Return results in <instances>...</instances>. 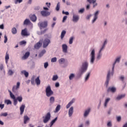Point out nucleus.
Here are the masks:
<instances>
[{
	"mask_svg": "<svg viewBox=\"0 0 127 127\" xmlns=\"http://www.w3.org/2000/svg\"><path fill=\"white\" fill-rule=\"evenodd\" d=\"M43 118L44 119L43 123H44V124L48 123V122H49V120L51 118V114H50V112H48L46 114V116L45 117H43Z\"/></svg>",
	"mask_w": 127,
	"mask_h": 127,
	"instance_id": "20e7f679",
	"label": "nucleus"
},
{
	"mask_svg": "<svg viewBox=\"0 0 127 127\" xmlns=\"http://www.w3.org/2000/svg\"><path fill=\"white\" fill-rule=\"evenodd\" d=\"M60 109H61V106H60V105H58L56 108L55 113H58V112L60 111Z\"/></svg>",
	"mask_w": 127,
	"mask_h": 127,
	"instance_id": "f704fd0d",
	"label": "nucleus"
},
{
	"mask_svg": "<svg viewBox=\"0 0 127 127\" xmlns=\"http://www.w3.org/2000/svg\"><path fill=\"white\" fill-rule=\"evenodd\" d=\"M57 117L55 119H54L53 121H51V126L50 127H52V126H53V125H54V124H55V123L56 122V121H57Z\"/></svg>",
	"mask_w": 127,
	"mask_h": 127,
	"instance_id": "c9c22d12",
	"label": "nucleus"
},
{
	"mask_svg": "<svg viewBox=\"0 0 127 127\" xmlns=\"http://www.w3.org/2000/svg\"><path fill=\"white\" fill-rule=\"evenodd\" d=\"M56 61H57V58H56V57L53 58L51 59V62L54 63V62H56Z\"/></svg>",
	"mask_w": 127,
	"mask_h": 127,
	"instance_id": "8fccbe9b",
	"label": "nucleus"
},
{
	"mask_svg": "<svg viewBox=\"0 0 127 127\" xmlns=\"http://www.w3.org/2000/svg\"><path fill=\"white\" fill-rule=\"evenodd\" d=\"M110 75H111V72L110 71H109L108 73L107 74V80L105 82V84H106L107 87H108V85H109V81H110Z\"/></svg>",
	"mask_w": 127,
	"mask_h": 127,
	"instance_id": "2eb2a0df",
	"label": "nucleus"
},
{
	"mask_svg": "<svg viewBox=\"0 0 127 127\" xmlns=\"http://www.w3.org/2000/svg\"><path fill=\"white\" fill-rule=\"evenodd\" d=\"M30 55V53L29 52H26L25 55L22 57V60H25L27 59L29 57Z\"/></svg>",
	"mask_w": 127,
	"mask_h": 127,
	"instance_id": "1a4fd4ad",
	"label": "nucleus"
},
{
	"mask_svg": "<svg viewBox=\"0 0 127 127\" xmlns=\"http://www.w3.org/2000/svg\"><path fill=\"white\" fill-rule=\"evenodd\" d=\"M102 49H100V50L99 51V54L97 57V60H100V59H101V57H102V54L101 53V52H102Z\"/></svg>",
	"mask_w": 127,
	"mask_h": 127,
	"instance_id": "a878e982",
	"label": "nucleus"
},
{
	"mask_svg": "<svg viewBox=\"0 0 127 127\" xmlns=\"http://www.w3.org/2000/svg\"><path fill=\"white\" fill-rule=\"evenodd\" d=\"M8 74L10 75H11L13 74V71H12V70L10 69L8 70Z\"/></svg>",
	"mask_w": 127,
	"mask_h": 127,
	"instance_id": "3c124183",
	"label": "nucleus"
},
{
	"mask_svg": "<svg viewBox=\"0 0 127 127\" xmlns=\"http://www.w3.org/2000/svg\"><path fill=\"white\" fill-rule=\"evenodd\" d=\"M4 43H6L7 42V37L6 35H5L4 37Z\"/></svg>",
	"mask_w": 127,
	"mask_h": 127,
	"instance_id": "5fc2aeb1",
	"label": "nucleus"
},
{
	"mask_svg": "<svg viewBox=\"0 0 127 127\" xmlns=\"http://www.w3.org/2000/svg\"><path fill=\"white\" fill-rule=\"evenodd\" d=\"M95 49H93L90 53V63L91 64H94L95 58Z\"/></svg>",
	"mask_w": 127,
	"mask_h": 127,
	"instance_id": "7ed1b4c3",
	"label": "nucleus"
},
{
	"mask_svg": "<svg viewBox=\"0 0 127 127\" xmlns=\"http://www.w3.org/2000/svg\"><path fill=\"white\" fill-rule=\"evenodd\" d=\"M73 40H74V37H71L69 38V44H72L73 43Z\"/></svg>",
	"mask_w": 127,
	"mask_h": 127,
	"instance_id": "79ce46f5",
	"label": "nucleus"
},
{
	"mask_svg": "<svg viewBox=\"0 0 127 127\" xmlns=\"http://www.w3.org/2000/svg\"><path fill=\"white\" fill-rule=\"evenodd\" d=\"M79 20V16L77 15L73 14V21L74 22H77Z\"/></svg>",
	"mask_w": 127,
	"mask_h": 127,
	"instance_id": "412c9836",
	"label": "nucleus"
},
{
	"mask_svg": "<svg viewBox=\"0 0 127 127\" xmlns=\"http://www.w3.org/2000/svg\"><path fill=\"white\" fill-rule=\"evenodd\" d=\"M87 1L89 2V3H93V7H95V6H96L97 3L95 4V2H96V0H87Z\"/></svg>",
	"mask_w": 127,
	"mask_h": 127,
	"instance_id": "b1692460",
	"label": "nucleus"
},
{
	"mask_svg": "<svg viewBox=\"0 0 127 127\" xmlns=\"http://www.w3.org/2000/svg\"><path fill=\"white\" fill-rule=\"evenodd\" d=\"M106 44H107V40H105V41H104V44H103L102 47L101 48V49H102V50H103V49H104L105 48V45H106Z\"/></svg>",
	"mask_w": 127,
	"mask_h": 127,
	"instance_id": "864d4df0",
	"label": "nucleus"
},
{
	"mask_svg": "<svg viewBox=\"0 0 127 127\" xmlns=\"http://www.w3.org/2000/svg\"><path fill=\"white\" fill-rule=\"evenodd\" d=\"M42 45V43H41V42L39 41V42H38L37 44L35 45L34 48H35V49H39V48L41 47Z\"/></svg>",
	"mask_w": 127,
	"mask_h": 127,
	"instance_id": "4468645a",
	"label": "nucleus"
},
{
	"mask_svg": "<svg viewBox=\"0 0 127 127\" xmlns=\"http://www.w3.org/2000/svg\"><path fill=\"white\" fill-rule=\"evenodd\" d=\"M16 100H17V101H18V102H22V97L21 96H18L17 97Z\"/></svg>",
	"mask_w": 127,
	"mask_h": 127,
	"instance_id": "49530a36",
	"label": "nucleus"
},
{
	"mask_svg": "<svg viewBox=\"0 0 127 127\" xmlns=\"http://www.w3.org/2000/svg\"><path fill=\"white\" fill-rule=\"evenodd\" d=\"M35 82L36 83L37 85H39L41 83V81L40 79H39V76L37 77V78H36L35 79Z\"/></svg>",
	"mask_w": 127,
	"mask_h": 127,
	"instance_id": "bb28decb",
	"label": "nucleus"
},
{
	"mask_svg": "<svg viewBox=\"0 0 127 127\" xmlns=\"http://www.w3.org/2000/svg\"><path fill=\"white\" fill-rule=\"evenodd\" d=\"M47 31V29H45L44 31H41V34H44Z\"/></svg>",
	"mask_w": 127,
	"mask_h": 127,
	"instance_id": "13d9d810",
	"label": "nucleus"
},
{
	"mask_svg": "<svg viewBox=\"0 0 127 127\" xmlns=\"http://www.w3.org/2000/svg\"><path fill=\"white\" fill-rule=\"evenodd\" d=\"M88 66H89V64H88V62H85L82 63L80 69V75H82L83 74V73H85V72L87 71V69H88Z\"/></svg>",
	"mask_w": 127,
	"mask_h": 127,
	"instance_id": "f257e3e1",
	"label": "nucleus"
},
{
	"mask_svg": "<svg viewBox=\"0 0 127 127\" xmlns=\"http://www.w3.org/2000/svg\"><path fill=\"white\" fill-rule=\"evenodd\" d=\"M125 97H126V95L123 94V95H119L117 97V100H120L121 99H123V98H125Z\"/></svg>",
	"mask_w": 127,
	"mask_h": 127,
	"instance_id": "72a5a7b5",
	"label": "nucleus"
},
{
	"mask_svg": "<svg viewBox=\"0 0 127 127\" xmlns=\"http://www.w3.org/2000/svg\"><path fill=\"white\" fill-rule=\"evenodd\" d=\"M9 92L10 93V97L11 98V99L14 100L15 99V96H14V95H13L12 93H11V91H9Z\"/></svg>",
	"mask_w": 127,
	"mask_h": 127,
	"instance_id": "a19ab883",
	"label": "nucleus"
},
{
	"mask_svg": "<svg viewBox=\"0 0 127 127\" xmlns=\"http://www.w3.org/2000/svg\"><path fill=\"white\" fill-rule=\"evenodd\" d=\"M90 75H91V72H88L87 73L85 78V81H88V80H89V78H90Z\"/></svg>",
	"mask_w": 127,
	"mask_h": 127,
	"instance_id": "4c0bfd02",
	"label": "nucleus"
},
{
	"mask_svg": "<svg viewBox=\"0 0 127 127\" xmlns=\"http://www.w3.org/2000/svg\"><path fill=\"white\" fill-rule=\"evenodd\" d=\"M116 91H117V89L114 87H109L107 90V92H112V93H115Z\"/></svg>",
	"mask_w": 127,
	"mask_h": 127,
	"instance_id": "dca6fc26",
	"label": "nucleus"
},
{
	"mask_svg": "<svg viewBox=\"0 0 127 127\" xmlns=\"http://www.w3.org/2000/svg\"><path fill=\"white\" fill-rule=\"evenodd\" d=\"M46 93L47 97H51L53 95V91L51 90V87L50 86H48L46 89Z\"/></svg>",
	"mask_w": 127,
	"mask_h": 127,
	"instance_id": "f03ea898",
	"label": "nucleus"
},
{
	"mask_svg": "<svg viewBox=\"0 0 127 127\" xmlns=\"http://www.w3.org/2000/svg\"><path fill=\"white\" fill-rule=\"evenodd\" d=\"M44 68H45V69H46V68H47L48 67V63H45L44 64Z\"/></svg>",
	"mask_w": 127,
	"mask_h": 127,
	"instance_id": "bf43d9fd",
	"label": "nucleus"
},
{
	"mask_svg": "<svg viewBox=\"0 0 127 127\" xmlns=\"http://www.w3.org/2000/svg\"><path fill=\"white\" fill-rule=\"evenodd\" d=\"M29 118L27 116H24V124H26L27 123V122L29 121Z\"/></svg>",
	"mask_w": 127,
	"mask_h": 127,
	"instance_id": "5701e85b",
	"label": "nucleus"
},
{
	"mask_svg": "<svg viewBox=\"0 0 127 127\" xmlns=\"http://www.w3.org/2000/svg\"><path fill=\"white\" fill-rule=\"evenodd\" d=\"M59 9H60V2H58L57 3L56 8V10L58 11L59 10Z\"/></svg>",
	"mask_w": 127,
	"mask_h": 127,
	"instance_id": "ea45409f",
	"label": "nucleus"
},
{
	"mask_svg": "<svg viewBox=\"0 0 127 127\" xmlns=\"http://www.w3.org/2000/svg\"><path fill=\"white\" fill-rule=\"evenodd\" d=\"M68 17V16H64L63 17V22H64V21H65V20H66L67 19V18Z\"/></svg>",
	"mask_w": 127,
	"mask_h": 127,
	"instance_id": "e2e57ef3",
	"label": "nucleus"
},
{
	"mask_svg": "<svg viewBox=\"0 0 127 127\" xmlns=\"http://www.w3.org/2000/svg\"><path fill=\"white\" fill-rule=\"evenodd\" d=\"M120 61H121V57H119V58H117L115 62V63H114L113 64V68H112V70L113 71H114V69L115 68V65H116V64L117 63H120Z\"/></svg>",
	"mask_w": 127,
	"mask_h": 127,
	"instance_id": "6ab92c4d",
	"label": "nucleus"
},
{
	"mask_svg": "<svg viewBox=\"0 0 127 127\" xmlns=\"http://www.w3.org/2000/svg\"><path fill=\"white\" fill-rule=\"evenodd\" d=\"M54 102H55V98L53 96L51 97L50 98V103H51V104H53V103H54Z\"/></svg>",
	"mask_w": 127,
	"mask_h": 127,
	"instance_id": "e433bc0d",
	"label": "nucleus"
},
{
	"mask_svg": "<svg viewBox=\"0 0 127 127\" xmlns=\"http://www.w3.org/2000/svg\"><path fill=\"white\" fill-rule=\"evenodd\" d=\"M25 108V105H22L21 106V107H20V115H22L24 112V109Z\"/></svg>",
	"mask_w": 127,
	"mask_h": 127,
	"instance_id": "a211bd4d",
	"label": "nucleus"
},
{
	"mask_svg": "<svg viewBox=\"0 0 127 127\" xmlns=\"http://www.w3.org/2000/svg\"><path fill=\"white\" fill-rule=\"evenodd\" d=\"M48 25V22L47 21H45L44 22H40L38 23V26H39L40 29H42V28H45L47 27V26Z\"/></svg>",
	"mask_w": 127,
	"mask_h": 127,
	"instance_id": "39448f33",
	"label": "nucleus"
},
{
	"mask_svg": "<svg viewBox=\"0 0 127 127\" xmlns=\"http://www.w3.org/2000/svg\"><path fill=\"white\" fill-rule=\"evenodd\" d=\"M117 122H121V120H122V118L121 116H118L117 117Z\"/></svg>",
	"mask_w": 127,
	"mask_h": 127,
	"instance_id": "4d7b16f0",
	"label": "nucleus"
},
{
	"mask_svg": "<svg viewBox=\"0 0 127 127\" xmlns=\"http://www.w3.org/2000/svg\"><path fill=\"white\" fill-rule=\"evenodd\" d=\"M21 73L24 74V75H25V76L26 78H27V77H28L29 73L27 71H26L25 70H22L21 71Z\"/></svg>",
	"mask_w": 127,
	"mask_h": 127,
	"instance_id": "2f4dec72",
	"label": "nucleus"
},
{
	"mask_svg": "<svg viewBox=\"0 0 127 127\" xmlns=\"http://www.w3.org/2000/svg\"><path fill=\"white\" fill-rule=\"evenodd\" d=\"M3 108H4V104H0V109H1V110H2Z\"/></svg>",
	"mask_w": 127,
	"mask_h": 127,
	"instance_id": "0e129e2a",
	"label": "nucleus"
},
{
	"mask_svg": "<svg viewBox=\"0 0 127 127\" xmlns=\"http://www.w3.org/2000/svg\"><path fill=\"white\" fill-rule=\"evenodd\" d=\"M85 11V9L84 8H81L80 9V13H83Z\"/></svg>",
	"mask_w": 127,
	"mask_h": 127,
	"instance_id": "69168bd1",
	"label": "nucleus"
},
{
	"mask_svg": "<svg viewBox=\"0 0 127 127\" xmlns=\"http://www.w3.org/2000/svg\"><path fill=\"white\" fill-rule=\"evenodd\" d=\"M59 62L60 64H62V63H64V62H65V59L62 58L59 61Z\"/></svg>",
	"mask_w": 127,
	"mask_h": 127,
	"instance_id": "c03bdc74",
	"label": "nucleus"
},
{
	"mask_svg": "<svg viewBox=\"0 0 127 127\" xmlns=\"http://www.w3.org/2000/svg\"><path fill=\"white\" fill-rule=\"evenodd\" d=\"M75 77V75L73 73H71L70 75L69 76V80H72V79Z\"/></svg>",
	"mask_w": 127,
	"mask_h": 127,
	"instance_id": "a18cd8bd",
	"label": "nucleus"
},
{
	"mask_svg": "<svg viewBox=\"0 0 127 127\" xmlns=\"http://www.w3.org/2000/svg\"><path fill=\"white\" fill-rule=\"evenodd\" d=\"M9 60V55L8 54L7 52L6 53V55L5 57V61L6 62V64H7V62H8V60Z\"/></svg>",
	"mask_w": 127,
	"mask_h": 127,
	"instance_id": "393cba45",
	"label": "nucleus"
},
{
	"mask_svg": "<svg viewBox=\"0 0 127 127\" xmlns=\"http://www.w3.org/2000/svg\"><path fill=\"white\" fill-rule=\"evenodd\" d=\"M91 111V109L88 108L87 110H85L84 114V118H87L88 117V115L90 114V112Z\"/></svg>",
	"mask_w": 127,
	"mask_h": 127,
	"instance_id": "aec40b11",
	"label": "nucleus"
},
{
	"mask_svg": "<svg viewBox=\"0 0 127 127\" xmlns=\"http://www.w3.org/2000/svg\"><path fill=\"white\" fill-rule=\"evenodd\" d=\"M26 44V42L25 41H22L20 42V45H25Z\"/></svg>",
	"mask_w": 127,
	"mask_h": 127,
	"instance_id": "09e8293b",
	"label": "nucleus"
},
{
	"mask_svg": "<svg viewBox=\"0 0 127 127\" xmlns=\"http://www.w3.org/2000/svg\"><path fill=\"white\" fill-rule=\"evenodd\" d=\"M20 86V82H17L16 86H13L12 89V92H15V90H18Z\"/></svg>",
	"mask_w": 127,
	"mask_h": 127,
	"instance_id": "ddd939ff",
	"label": "nucleus"
},
{
	"mask_svg": "<svg viewBox=\"0 0 127 127\" xmlns=\"http://www.w3.org/2000/svg\"><path fill=\"white\" fill-rule=\"evenodd\" d=\"M4 103L6 104V105H11V101L9 100H5Z\"/></svg>",
	"mask_w": 127,
	"mask_h": 127,
	"instance_id": "58836bf2",
	"label": "nucleus"
},
{
	"mask_svg": "<svg viewBox=\"0 0 127 127\" xmlns=\"http://www.w3.org/2000/svg\"><path fill=\"white\" fill-rule=\"evenodd\" d=\"M29 23H30V20L28 19H26L23 22L24 25H27L29 24Z\"/></svg>",
	"mask_w": 127,
	"mask_h": 127,
	"instance_id": "c85d7f7f",
	"label": "nucleus"
},
{
	"mask_svg": "<svg viewBox=\"0 0 127 127\" xmlns=\"http://www.w3.org/2000/svg\"><path fill=\"white\" fill-rule=\"evenodd\" d=\"M11 32L12 34H16V33H17V30H16V28H12L11 29Z\"/></svg>",
	"mask_w": 127,
	"mask_h": 127,
	"instance_id": "c756f323",
	"label": "nucleus"
},
{
	"mask_svg": "<svg viewBox=\"0 0 127 127\" xmlns=\"http://www.w3.org/2000/svg\"><path fill=\"white\" fill-rule=\"evenodd\" d=\"M110 98H107L105 100V102L104 103V106L105 107V108L107 107V106H108V103H109V102H110Z\"/></svg>",
	"mask_w": 127,
	"mask_h": 127,
	"instance_id": "473e14b6",
	"label": "nucleus"
},
{
	"mask_svg": "<svg viewBox=\"0 0 127 127\" xmlns=\"http://www.w3.org/2000/svg\"><path fill=\"white\" fill-rule=\"evenodd\" d=\"M16 105H17V100L15 98L14 99V105L16 106Z\"/></svg>",
	"mask_w": 127,
	"mask_h": 127,
	"instance_id": "680f3d73",
	"label": "nucleus"
},
{
	"mask_svg": "<svg viewBox=\"0 0 127 127\" xmlns=\"http://www.w3.org/2000/svg\"><path fill=\"white\" fill-rule=\"evenodd\" d=\"M73 103H75V99H72L66 105V109H69L71 106L73 104Z\"/></svg>",
	"mask_w": 127,
	"mask_h": 127,
	"instance_id": "9b49d317",
	"label": "nucleus"
},
{
	"mask_svg": "<svg viewBox=\"0 0 127 127\" xmlns=\"http://www.w3.org/2000/svg\"><path fill=\"white\" fill-rule=\"evenodd\" d=\"M21 34L24 36H29V35H30V34H29V33L27 32V28H25L24 29L22 30Z\"/></svg>",
	"mask_w": 127,
	"mask_h": 127,
	"instance_id": "0eeeda50",
	"label": "nucleus"
},
{
	"mask_svg": "<svg viewBox=\"0 0 127 127\" xmlns=\"http://www.w3.org/2000/svg\"><path fill=\"white\" fill-rule=\"evenodd\" d=\"M98 15H99V11H96L94 14V17L92 20V23H94V22L97 20V18H98Z\"/></svg>",
	"mask_w": 127,
	"mask_h": 127,
	"instance_id": "f3484780",
	"label": "nucleus"
},
{
	"mask_svg": "<svg viewBox=\"0 0 127 127\" xmlns=\"http://www.w3.org/2000/svg\"><path fill=\"white\" fill-rule=\"evenodd\" d=\"M66 34V31L63 30L61 35V39H63L64 38V36H65V35Z\"/></svg>",
	"mask_w": 127,
	"mask_h": 127,
	"instance_id": "cd10ccee",
	"label": "nucleus"
},
{
	"mask_svg": "<svg viewBox=\"0 0 127 127\" xmlns=\"http://www.w3.org/2000/svg\"><path fill=\"white\" fill-rule=\"evenodd\" d=\"M63 14H65L66 15H69V12L68 11L64 12V11H63Z\"/></svg>",
	"mask_w": 127,
	"mask_h": 127,
	"instance_id": "052dcab7",
	"label": "nucleus"
},
{
	"mask_svg": "<svg viewBox=\"0 0 127 127\" xmlns=\"http://www.w3.org/2000/svg\"><path fill=\"white\" fill-rule=\"evenodd\" d=\"M30 18L32 21H33V22H35V21H36V19H37L36 16H35V14L30 16Z\"/></svg>",
	"mask_w": 127,
	"mask_h": 127,
	"instance_id": "4be33fe9",
	"label": "nucleus"
},
{
	"mask_svg": "<svg viewBox=\"0 0 127 127\" xmlns=\"http://www.w3.org/2000/svg\"><path fill=\"white\" fill-rule=\"evenodd\" d=\"M0 69L1 70H3V64H0Z\"/></svg>",
	"mask_w": 127,
	"mask_h": 127,
	"instance_id": "774afa93",
	"label": "nucleus"
},
{
	"mask_svg": "<svg viewBox=\"0 0 127 127\" xmlns=\"http://www.w3.org/2000/svg\"><path fill=\"white\" fill-rule=\"evenodd\" d=\"M58 79V75H55L53 76L52 80L53 81H56Z\"/></svg>",
	"mask_w": 127,
	"mask_h": 127,
	"instance_id": "37998d69",
	"label": "nucleus"
},
{
	"mask_svg": "<svg viewBox=\"0 0 127 127\" xmlns=\"http://www.w3.org/2000/svg\"><path fill=\"white\" fill-rule=\"evenodd\" d=\"M35 80V76L33 75L31 79V83L32 85H34V84H35V82L34 81Z\"/></svg>",
	"mask_w": 127,
	"mask_h": 127,
	"instance_id": "7c9ffc66",
	"label": "nucleus"
},
{
	"mask_svg": "<svg viewBox=\"0 0 127 127\" xmlns=\"http://www.w3.org/2000/svg\"><path fill=\"white\" fill-rule=\"evenodd\" d=\"M60 86V84H59V82H56L55 84V86L57 88Z\"/></svg>",
	"mask_w": 127,
	"mask_h": 127,
	"instance_id": "338daca9",
	"label": "nucleus"
},
{
	"mask_svg": "<svg viewBox=\"0 0 127 127\" xmlns=\"http://www.w3.org/2000/svg\"><path fill=\"white\" fill-rule=\"evenodd\" d=\"M73 113H74V107H71L68 110L69 117H72V115H73Z\"/></svg>",
	"mask_w": 127,
	"mask_h": 127,
	"instance_id": "f8f14e48",
	"label": "nucleus"
},
{
	"mask_svg": "<svg viewBox=\"0 0 127 127\" xmlns=\"http://www.w3.org/2000/svg\"><path fill=\"white\" fill-rule=\"evenodd\" d=\"M50 43V40L48 39H46L43 42V47L46 48L48 46V45Z\"/></svg>",
	"mask_w": 127,
	"mask_h": 127,
	"instance_id": "423d86ee",
	"label": "nucleus"
},
{
	"mask_svg": "<svg viewBox=\"0 0 127 127\" xmlns=\"http://www.w3.org/2000/svg\"><path fill=\"white\" fill-rule=\"evenodd\" d=\"M62 48L63 52H64V53H67V51L68 50V46H67V45L63 44L62 45Z\"/></svg>",
	"mask_w": 127,
	"mask_h": 127,
	"instance_id": "9d476101",
	"label": "nucleus"
},
{
	"mask_svg": "<svg viewBox=\"0 0 127 127\" xmlns=\"http://www.w3.org/2000/svg\"><path fill=\"white\" fill-rule=\"evenodd\" d=\"M21 2H22V0H15V4H17V3H20Z\"/></svg>",
	"mask_w": 127,
	"mask_h": 127,
	"instance_id": "de8ad7c7",
	"label": "nucleus"
},
{
	"mask_svg": "<svg viewBox=\"0 0 127 127\" xmlns=\"http://www.w3.org/2000/svg\"><path fill=\"white\" fill-rule=\"evenodd\" d=\"M112 122H109L107 123V127H112Z\"/></svg>",
	"mask_w": 127,
	"mask_h": 127,
	"instance_id": "6e6d98bb",
	"label": "nucleus"
},
{
	"mask_svg": "<svg viewBox=\"0 0 127 127\" xmlns=\"http://www.w3.org/2000/svg\"><path fill=\"white\" fill-rule=\"evenodd\" d=\"M41 14L42 16H49L50 15V12L48 11L43 10L41 11Z\"/></svg>",
	"mask_w": 127,
	"mask_h": 127,
	"instance_id": "6e6552de",
	"label": "nucleus"
},
{
	"mask_svg": "<svg viewBox=\"0 0 127 127\" xmlns=\"http://www.w3.org/2000/svg\"><path fill=\"white\" fill-rule=\"evenodd\" d=\"M1 117H7V113H2L0 115Z\"/></svg>",
	"mask_w": 127,
	"mask_h": 127,
	"instance_id": "603ef678",
	"label": "nucleus"
}]
</instances>
